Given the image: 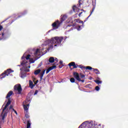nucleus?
I'll use <instances>...</instances> for the list:
<instances>
[{"label":"nucleus","instance_id":"f257e3e1","mask_svg":"<svg viewBox=\"0 0 128 128\" xmlns=\"http://www.w3.org/2000/svg\"><path fill=\"white\" fill-rule=\"evenodd\" d=\"M64 40V37H58L56 36L54 38H52L50 40H48L47 42H49L48 50H52L54 48V46H60L62 42Z\"/></svg>","mask_w":128,"mask_h":128},{"label":"nucleus","instance_id":"f03ea898","mask_svg":"<svg viewBox=\"0 0 128 128\" xmlns=\"http://www.w3.org/2000/svg\"><path fill=\"white\" fill-rule=\"evenodd\" d=\"M66 18H68V16L66 14L62 15L60 16V21L58 20L56 22H54L52 25L53 29L49 30L48 32H50V30H58V28H60V26H62V22H64V20H66Z\"/></svg>","mask_w":128,"mask_h":128},{"label":"nucleus","instance_id":"7ed1b4c3","mask_svg":"<svg viewBox=\"0 0 128 128\" xmlns=\"http://www.w3.org/2000/svg\"><path fill=\"white\" fill-rule=\"evenodd\" d=\"M11 103L12 101L10 100V99H8V102L5 105L1 114V116H2V120H4V118H6V116H8V106H9Z\"/></svg>","mask_w":128,"mask_h":128},{"label":"nucleus","instance_id":"20e7f679","mask_svg":"<svg viewBox=\"0 0 128 128\" xmlns=\"http://www.w3.org/2000/svg\"><path fill=\"white\" fill-rule=\"evenodd\" d=\"M12 72H14V70H12L10 68L8 69L0 74V76H2L0 78H4L8 76Z\"/></svg>","mask_w":128,"mask_h":128},{"label":"nucleus","instance_id":"39448f33","mask_svg":"<svg viewBox=\"0 0 128 128\" xmlns=\"http://www.w3.org/2000/svg\"><path fill=\"white\" fill-rule=\"evenodd\" d=\"M14 90L15 92H18V94H22V86L20 84H18L14 86Z\"/></svg>","mask_w":128,"mask_h":128},{"label":"nucleus","instance_id":"423d86ee","mask_svg":"<svg viewBox=\"0 0 128 128\" xmlns=\"http://www.w3.org/2000/svg\"><path fill=\"white\" fill-rule=\"evenodd\" d=\"M82 2V0H78V7L76 5L73 6L72 10L74 12H78V10H80V8H80V6H82V2Z\"/></svg>","mask_w":128,"mask_h":128},{"label":"nucleus","instance_id":"0eeeda50","mask_svg":"<svg viewBox=\"0 0 128 128\" xmlns=\"http://www.w3.org/2000/svg\"><path fill=\"white\" fill-rule=\"evenodd\" d=\"M34 56H36V58H40V50L37 49L36 51V52L34 53Z\"/></svg>","mask_w":128,"mask_h":128},{"label":"nucleus","instance_id":"6e6552de","mask_svg":"<svg viewBox=\"0 0 128 128\" xmlns=\"http://www.w3.org/2000/svg\"><path fill=\"white\" fill-rule=\"evenodd\" d=\"M68 66H69L70 68V67L72 66H73V68H78V64H76V62H70Z\"/></svg>","mask_w":128,"mask_h":128},{"label":"nucleus","instance_id":"1a4fd4ad","mask_svg":"<svg viewBox=\"0 0 128 128\" xmlns=\"http://www.w3.org/2000/svg\"><path fill=\"white\" fill-rule=\"evenodd\" d=\"M73 76L77 80H80V74H78V73L76 72H74Z\"/></svg>","mask_w":128,"mask_h":128},{"label":"nucleus","instance_id":"9d476101","mask_svg":"<svg viewBox=\"0 0 128 128\" xmlns=\"http://www.w3.org/2000/svg\"><path fill=\"white\" fill-rule=\"evenodd\" d=\"M85 128H94V125L92 122L87 123L85 126Z\"/></svg>","mask_w":128,"mask_h":128},{"label":"nucleus","instance_id":"9b49d317","mask_svg":"<svg viewBox=\"0 0 128 128\" xmlns=\"http://www.w3.org/2000/svg\"><path fill=\"white\" fill-rule=\"evenodd\" d=\"M12 94H14V92L10 90L7 94L6 96V98H8V99L10 98V97L11 96H12Z\"/></svg>","mask_w":128,"mask_h":128},{"label":"nucleus","instance_id":"f8f14e48","mask_svg":"<svg viewBox=\"0 0 128 128\" xmlns=\"http://www.w3.org/2000/svg\"><path fill=\"white\" fill-rule=\"evenodd\" d=\"M95 8H96V7H94V6L92 8L90 14L89 15V16L88 18H86L85 20L84 21V22H86V20H88V18H90V16H92V12H94V11Z\"/></svg>","mask_w":128,"mask_h":128},{"label":"nucleus","instance_id":"ddd939ff","mask_svg":"<svg viewBox=\"0 0 128 128\" xmlns=\"http://www.w3.org/2000/svg\"><path fill=\"white\" fill-rule=\"evenodd\" d=\"M20 74H21V78H24L26 76V72L24 71H21Z\"/></svg>","mask_w":128,"mask_h":128},{"label":"nucleus","instance_id":"4468645a","mask_svg":"<svg viewBox=\"0 0 128 128\" xmlns=\"http://www.w3.org/2000/svg\"><path fill=\"white\" fill-rule=\"evenodd\" d=\"M44 72H46V70H44L42 72H40V80H42V78H44Z\"/></svg>","mask_w":128,"mask_h":128},{"label":"nucleus","instance_id":"2eb2a0df","mask_svg":"<svg viewBox=\"0 0 128 128\" xmlns=\"http://www.w3.org/2000/svg\"><path fill=\"white\" fill-rule=\"evenodd\" d=\"M23 106L24 110L28 112V106H30V104H27L26 105L24 104Z\"/></svg>","mask_w":128,"mask_h":128},{"label":"nucleus","instance_id":"dca6fc26","mask_svg":"<svg viewBox=\"0 0 128 128\" xmlns=\"http://www.w3.org/2000/svg\"><path fill=\"white\" fill-rule=\"evenodd\" d=\"M30 54H28L26 57H24V56H22V60H24L26 58V60H30Z\"/></svg>","mask_w":128,"mask_h":128},{"label":"nucleus","instance_id":"f3484780","mask_svg":"<svg viewBox=\"0 0 128 128\" xmlns=\"http://www.w3.org/2000/svg\"><path fill=\"white\" fill-rule=\"evenodd\" d=\"M30 126H32V122H30V120H28L27 121L26 128H30Z\"/></svg>","mask_w":128,"mask_h":128},{"label":"nucleus","instance_id":"a211bd4d","mask_svg":"<svg viewBox=\"0 0 128 128\" xmlns=\"http://www.w3.org/2000/svg\"><path fill=\"white\" fill-rule=\"evenodd\" d=\"M93 72H94L96 74H100V70L96 68H92Z\"/></svg>","mask_w":128,"mask_h":128},{"label":"nucleus","instance_id":"6ab92c4d","mask_svg":"<svg viewBox=\"0 0 128 128\" xmlns=\"http://www.w3.org/2000/svg\"><path fill=\"white\" fill-rule=\"evenodd\" d=\"M29 86L30 88H34V83L32 82V81L31 80H29Z\"/></svg>","mask_w":128,"mask_h":128},{"label":"nucleus","instance_id":"aec40b11","mask_svg":"<svg viewBox=\"0 0 128 128\" xmlns=\"http://www.w3.org/2000/svg\"><path fill=\"white\" fill-rule=\"evenodd\" d=\"M48 61H49V62L52 64V62H54V57H50L49 58Z\"/></svg>","mask_w":128,"mask_h":128},{"label":"nucleus","instance_id":"412c9836","mask_svg":"<svg viewBox=\"0 0 128 128\" xmlns=\"http://www.w3.org/2000/svg\"><path fill=\"white\" fill-rule=\"evenodd\" d=\"M76 22H78V24H84V22L82 20H80V19H76L75 20Z\"/></svg>","mask_w":128,"mask_h":128},{"label":"nucleus","instance_id":"4be33fe9","mask_svg":"<svg viewBox=\"0 0 128 128\" xmlns=\"http://www.w3.org/2000/svg\"><path fill=\"white\" fill-rule=\"evenodd\" d=\"M40 69H38L37 70H36L34 72V74L36 76H38V74H40Z\"/></svg>","mask_w":128,"mask_h":128},{"label":"nucleus","instance_id":"5701e85b","mask_svg":"<svg viewBox=\"0 0 128 128\" xmlns=\"http://www.w3.org/2000/svg\"><path fill=\"white\" fill-rule=\"evenodd\" d=\"M6 40V37H4V33H2V37L0 38V40Z\"/></svg>","mask_w":128,"mask_h":128},{"label":"nucleus","instance_id":"b1692460","mask_svg":"<svg viewBox=\"0 0 128 128\" xmlns=\"http://www.w3.org/2000/svg\"><path fill=\"white\" fill-rule=\"evenodd\" d=\"M94 82L97 84H102V82L100 80H94Z\"/></svg>","mask_w":128,"mask_h":128},{"label":"nucleus","instance_id":"393cba45","mask_svg":"<svg viewBox=\"0 0 128 128\" xmlns=\"http://www.w3.org/2000/svg\"><path fill=\"white\" fill-rule=\"evenodd\" d=\"M84 68L85 70H92V68L91 66H84Z\"/></svg>","mask_w":128,"mask_h":128},{"label":"nucleus","instance_id":"a878e982","mask_svg":"<svg viewBox=\"0 0 128 128\" xmlns=\"http://www.w3.org/2000/svg\"><path fill=\"white\" fill-rule=\"evenodd\" d=\"M36 62V60H34L33 58L30 59V64H34Z\"/></svg>","mask_w":128,"mask_h":128},{"label":"nucleus","instance_id":"bb28decb","mask_svg":"<svg viewBox=\"0 0 128 128\" xmlns=\"http://www.w3.org/2000/svg\"><path fill=\"white\" fill-rule=\"evenodd\" d=\"M80 78H85L86 75L82 74V73H80Z\"/></svg>","mask_w":128,"mask_h":128},{"label":"nucleus","instance_id":"cd10ccee","mask_svg":"<svg viewBox=\"0 0 128 128\" xmlns=\"http://www.w3.org/2000/svg\"><path fill=\"white\" fill-rule=\"evenodd\" d=\"M70 82H76V80L74 79V78H72L70 79Z\"/></svg>","mask_w":128,"mask_h":128},{"label":"nucleus","instance_id":"c85d7f7f","mask_svg":"<svg viewBox=\"0 0 128 128\" xmlns=\"http://www.w3.org/2000/svg\"><path fill=\"white\" fill-rule=\"evenodd\" d=\"M50 70H52V69L50 68V67L49 68H48L46 71V74H48L50 72Z\"/></svg>","mask_w":128,"mask_h":128},{"label":"nucleus","instance_id":"c756f323","mask_svg":"<svg viewBox=\"0 0 128 128\" xmlns=\"http://www.w3.org/2000/svg\"><path fill=\"white\" fill-rule=\"evenodd\" d=\"M50 68H51V70H54V69L56 68V66H50Z\"/></svg>","mask_w":128,"mask_h":128},{"label":"nucleus","instance_id":"7c9ffc66","mask_svg":"<svg viewBox=\"0 0 128 128\" xmlns=\"http://www.w3.org/2000/svg\"><path fill=\"white\" fill-rule=\"evenodd\" d=\"M96 90L98 92L100 90V87L98 86H96L95 88Z\"/></svg>","mask_w":128,"mask_h":128},{"label":"nucleus","instance_id":"2f4dec72","mask_svg":"<svg viewBox=\"0 0 128 128\" xmlns=\"http://www.w3.org/2000/svg\"><path fill=\"white\" fill-rule=\"evenodd\" d=\"M78 68H84V66H82V65H78Z\"/></svg>","mask_w":128,"mask_h":128},{"label":"nucleus","instance_id":"473e14b6","mask_svg":"<svg viewBox=\"0 0 128 128\" xmlns=\"http://www.w3.org/2000/svg\"><path fill=\"white\" fill-rule=\"evenodd\" d=\"M2 124H4V121L2 120L0 121V128H1L2 126Z\"/></svg>","mask_w":128,"mask_h":128},{"label":"nucleus","instance_id":"72a5a7b5","mask_svg":"<svg viewBox=\"0 0 128 128\" xmlns=\"http://www.w3.org/2000/svg\"><path fill=\"white\" fill-rule=\"evenodd\" d=\"M28 12L26 10L24 11L23 13L22 14V16H24V14H26Z\"/></svg>","mask_w":128,"mask_h":128},{"label":"nucleus","instance_id":"f704fd0d","mask_svg":"<svg viewBox=\"0 0 128 128\" xmlns=\"http://www.w3.org/2000/svg\"><path fill=\"white\" fill-rule=\"evenodd\" d=\"M26 62H25L24 60H23L22 62L21 63V64H22V66H24V64H26Z\"/></svg>","mask_w":128,"mask_h":128},{"label":"nucleus","instance_id":"c9c22d12","mask_svg":"<svg viewBox=\"0 0 128 128\" xmlns=\"http://www.w3.org/2000/svg\"><path fill=\"white\" fill-rule=\"evenodd\" d=\"M25 116L26 118H30V115H28V114H25Z\"/></svg>","mask_w":128,"mask_h":128},{"label":"nucleus","instance_id":"e433bc0d","mask_svg":"<svg viewBox=\"0 0 128 128\" xmlns=\"http://www.w3.org/2000/svg\"><path fill=\"white\" fill-rule=\"evenodd\" d=\"M62 66H64V64H62V65H59L58 66L59 68H62Z\"/></svg>","mask_w":128,"mask_h":128},{"label":"nucleus","instance_id":"4c0bfd02","mask_svg":"<svg viewBox=\"0 0 128 128\" xmlns=\"http://www.w3.org/2000/svg\"><path fill=\"white\" fill-rule=\"evenodd\" d=\"M78 82H84V80H81L80 78V80H78Z\"/></svg>","mask_w":128,"mask_h":128},{"label":"nucleus","instance_id":"58836bf2","mask_svg":"<svg viewBox=\"0 0 128 128\" xmlns=\"http://www.w3.org/2000/svg\"><path fill=\"white\" fill-rule=\"evenodd\" d=\"M12 108H14V106H12V105H10L9 108V110H12Z\"/></svg>","mask_w":128,"mask_h":128},{"label":"nucleus","instance_id":"ea45409f","mask_svg":"<svg viewBox=\"0 0 128 128\" xmlns=\"http://www.w3.org/2000/svg\"><path fill=\"white\" fill-rule=\"evenodd\" d=\"M12 110L16 114H18V112L16 110H14V108H12Z\"/></svg>","mask_w":128,"mask_h":128},{"label":"nucleus","instance_id":"a19ab883","mask_svg":"<svg viewBox=\"0 0 128 128\" xmlns=\"http://www.w3.org/2000/svg\"><path fill=\"white\" fill-rule=\"evenodd\" d=\"M38 90H36L34 94H38Z\"/></svg>","mask_w":128,"mask_h":128},{"label":"nucleus","instance_id":"79ce46f5","mask_svg":"<svg viewBox=\"0 0 128 128\" xmlns=\"http://www.w3.org/2000/svg\"><path fill=\"white\" fill-rule=\"evenodd\" d=\"M3 28H4L2 27V26L0 25V30H2Z\"/></svg>","mask_w":128,"mask_h":128},{"label":"nucleus","instance_id":"37998d69","mask_svg":"<svg viewBox=\"0 0 128 128\" xmlns=\"http://www.w3.org/2000/svg\"><path fill=\"white\" fill-rule=\"evenodd\" d=\"M82 12L79 13L78 16H80L82 15Z\"/></svg>","mask_w":128,"mask_h":128},{"label":"nucleus","instance_id":"c03bdc74","mask_svg":"<svg viewBox=\"0 0 128 128\" xmlns=\"http://www.w3.org/2000/svg\"><path fill=\"white\" fill-rule=\"evenodd\" d=\"M54 60H56V62H58V58H55Z\"/></svg>","mask_w":128,"mask_h":128},{"label":"nucleus","instance_id":"a18cd8bd","mask_svg":"<svg viewBox=\"0 0 128 128\" xmlns=\"http://www.w3.org/2000/svg\"><path fill=\"white\" fill-rule=\"evenodd\" d=\"M60 64H62V61L60 60Z\"/></svg>","mask_w":128,"mask_h":128},{"label":"nucleus","instance_id":"49530a36","mask_svg":"<svg viewBox=\"0 0 128 128\" xmlns=\"http://www.w3.org/2000/svg\"><path fill=\"white\" fill-rule=\"evenodd\" d=\"M26 72H30V69H28V70H26Z\"/></svg>","mask_w":128,"mask_h":128},{"label":"nucleus","instance_id":"de8ad7c7","mask_svg":"<svg viewBox=\"0 0 128 128\" xmlns=\"http://www.w3.org/2000/svg\"><path fill=\"white\" fill-rule=\"evenodd\" d=\"M89 80H92V76L89 77Z\"/></svg>","mask_w":128,"mask_h":128},{"label":"nucleus","instance_id":"09e8293b","mask_svg":"<svg viewBox=\"0 0 128 128\" xmlns=\"http://www.w3.org/2000/svg\"><path fill=\"white\" fill-rule=\"evenodd\" d=\"M88 86H90V84L89 85H86L85 86L86 88H88Z\"/></svg>","mask_w":128,"mask_h":128},{"label":"nucleus","instance_id":"8fccbe9b","mask_svg":"<svg viewBox=\"0 0 128 128\" xmlns=\"http://www.w3.org/2000/svg\"><path fill=\"white\" fill-rule=\"evenodd\" d=\"M40 66H42V64H39L38 67L40 68Z\"/></svg>","mask_w":128,"mask_h":128},{"label":"nucleus","instance_id":"3c124183","mask_svg":"<svg viewBox=\"0 0 128 128\" xmlns=\"http://www.w3.org/2000/svg\"><path fill=\"white\" fill-rule=\"evenodd\" d=\"M21 17H22L21 16H18V18H21Z\"/></svg>","mask_w":128,"mask_h":128},{"label":"nucleus","instance_id":"603ef678","mask_svg":"<svg viewBox=\"0 0 128 128\" xmlns=\"http://www.w3.org/2000/svg\"><path fill=\"white\" fill-rule=\"evenodd\" d=\"M98 78V80H100V78Z\"/></svg>","mask_w":128,"mask_h":128},{"label":"nucleus","instance_id":"864d4df0","mask_svg":"<svg viewBox=\"0 0 128 128\" xmlns=\"http://www.w3.org/2000/svg\"><path fill=\"white\" fill-rule=\"evenodd\" d=\"M20 70H22V68H20Z\"/></svg>","mask_w":128,"mask_h":128},{"label":"nucleus","instance_id":"5fc2aeb1","mask_svg":"<svg viewBox=\"0 0 128 128\" xmlns=\"http://www.w3.org/2000/svg\"><path fill=\"white\" fill-rule=\"evenodd\" d=\"M24 124H26V122H24Z\"/></svg>","mask_w":128,"mask_h":128},{"label":"nucleus","instance_id":"6e6d98bb","mask_svg":"<svg viewBox=\"0 0 128 128\" xmlns=\"http://www.w3.org/2000/svg\"><path fill=\"white\" fill-rule=\"evenodd\" d=\"M28 68H30V66H29Z\"/></svg>","mask_w":128,"mask_h":128},{"label":"nucleus","instance_id":"4d7b16f0","mask_svg":"<svg viewBox=\"0 0 128 128\" xmlns=\"http://www.w3.org/2000/svg\"><path fill=\"white\" fill-rule=\"evenodd\" d=\"M70 70H72V68H70Z\"/></svg>","mask_w":128,"mask_h":128}]
</instances>
